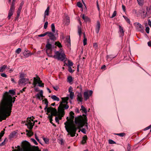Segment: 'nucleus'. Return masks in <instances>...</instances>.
Segmentation results:
<instances>
[{
  "mask_svg": "<svg viewBox=\"0 0 151 151\" xmlns=\"http://www.w3.org/2000/svg\"><path fill=\"white\" fill-rule=\"evenodd\" d=\"M15 95L14 90H9V92H6L4 93L0 102V122L6 119L10 115L13 103L14 102L16 99L12 96Z\"/></svg>",
  "mask_w": 151,
  "mask_h": 151,
  "instance_id": "obj_1",
  "label": "nucleus"
},
{
  "mask_svg": "<svg viewBox=\"0 0 151 151\" xmlns=\"http://www.w3.org/2000/svg\"><path fill=\"white\" fill-rule=\"evenodd\" d=\"M70 117L69 118L67 117L66 119L67 121L64 123L65 125V128L67 132L68 133V135H70L72 137L75 136L77 128L74 124V113L72 111L70 113Z\"/></svg>",
  "mask_w": 151,
  "mask_h": 151,
  "instance_id": "obj_2",
  "label": "nucleus"
},
{
  "mask_svg": "<svg viewBox=\"0 0 151 151\" xmlns=\"http://www.w3.org/2000/svg\"><path fill=\"white\" fill-rule=\"evenodd\" d=\"M75 122L76 124H78L80 127H82L85 125L87 128H88V123L85 120L83 119L82 116L81 115L75 118Z\"/></svg>",
  "mask_w": 151,
  "mask_h": 151,
  "instance_id": "obj_3",
  "label": "nucleus"
},
{
  "mask_svg": "<svg viewBox=\"0 0 151 151\" xmlns=\"http://www.w3.org/2000/svg\"><path fill=\"white\" fill-rule=\"evenodd\" d=\"M55 55L54 56H53L52 57L62 61L65 60V55L62 50H60V51H55Z\"/></svg>",
  "mask_w": 151,
  "mask_h": 151,
  "instance_id": "obj_4",
  "label": "nucleus"
},
{
  "mask_svg": "<svg viewBox=\"0 0 151 151\" xmlns=\"http://www.w3.org/2000/svg\"><path fill=\"white\" fill-rule=\"evenodd\" d=\"M68 97H64L62 98V101H61L60 105L58 107V108L62 109H68L69 106L67 104V101L68 100Z\"/></svg>",
  "mask_w": 151,
  "mask_h": 151,
  "instance_id": "obj_5",
  "label": "nucleus"
},
{
  "mask_svg": "<svg viewBox=\"0 0 151 151\" xmlns=\"http://www.w3.org/2000/svg\"><path fill=\"white\" fill-rule=\"evenodd\" d=\"M50 43H52V42L50 41H47V44L46 45V52L48 56L50 57H52L53 55L52 54V45Z\"/></svg>",
  "mask_w": 151,
  "mask_h": 151,
  "instance_id": "obj_6",
  "label": "nucleus"
},
{
  "mask_svg": "<svg viewBox=\"0 0 151 151\" xmlns=\"http://www.w3.org/2000/svg\"><path fill=\"white\" fill-rule=\"evenodd\" d=\"M34 118L33 117H30L28 118L27 119L26 123L25 125L28 128L31 129H32L33 126L35 124V122L34 121Z\"/></svg>",
  "mask_w": 151,
  "mask_h": 151,
  "instance_id": "obj_7",
  "label": "nucleus"
},
{
  "mask_svg": "<svg viewBox=\"0 0 151 151\" xmlns=\"http://www.w3.org/2000/svg\"><path fill=\"white\" fill-rule=\"evenodd\" d=\"M34 81L33 84L35 86L37 84H38V86L40 87H43L44 86V84L42 83V81L40 80V78L38 76L37 78L34 77L33 78Z\"/></svg>",
  "mask_w": 151,
  "mask_h": 151,
  "instance_id": "obj_8",
  "label": "nucleus"
},
{
  "mask_svg": "<svg viewBox=\"0 0 151 151\" xmlns=\"http://www.w3.org/2000/svg\"><path fill=\"white\" fill-rule=\"evenodd\" d=\"M51 113V114L50 115H52V117L54 116H57L58 114V111L57 110L51 107H48V113Z\"/></svg>",
  "mask_w": 151,
  "mask_h": 151,
  "instance_id": "obj_9",
  "label": "nucleus"
},
{
  "mask_svg": "<svg viewBox=\"0 0 151 151\" xmlns=\"http://www.w3.org/2000/svg\"><path fill=\"white\" fill-rule=\"evenodd\" d=\"M93 93V91L92 90L87 91L84 92L83 93V96L85 101H86L89 99Z\"/></svg>",
  "mask_w": 151,
  "mask_h": 151,
  "instance_id": "obj_10",
  "label": "nucleus"
},
{
  "mask_svg": "<svg viewBox=\"0 0 151 151\" xmlns=\"http://www.w3.org/2000/svg\"><path fill=\"white\" fill-rule=\"evenodd\" d=\"M14 2H12L8 14V18L9 19H10L11 17L13 14V12L14 10Z\"/></svg>",
  "mask_w": 151,
  "mask_h": 151,
  "instance_id": "obj_11",
  "label": "nucleus"
},
{
  "mask_svg": "<svg viewBox=\"0 0 151 151\" xmlns=\"http://www.w3.org/2000/svg\"><path fill=\"white\" fill-rule=\"evenodd\" d=\"M47 35L50 38L47 40V41H50V40H51V41L50 42H52L53 43L56 40V38L54 35L51 32H48Z\"/></svg>",
  "mask_w": 151,
  "mask_h": 151,
  "instance_id": "obj_12",
  "label": "nucleus"
},
{
  "mask_svg": "<svg viewBox=\"0 0 151 151\" xmlns=\"http://www.w3.org/2000/svg\"><path fill=\"white\" fill-rule=\"evenodd\" d=\"M65 114L64 109H61L58 108V114L57 116H58L59 119L61 120L62 118L63 117Z\"/></svg>",
  "mask_w": 151,
  "mask_h": 151,
  "instance_id": "obj_13",
  "label": "nucleus"
},
{
  "mask_svg": "<svg viewBox=\"0 0 151 151\" xmlns=\"http://www.w3.org/2000/svg\"><path fill=\"white\" fill-rule=\"evenodd\" d=\"M29 80V79L28 78L20 79L19 80L18 83L19 85H25L28 83Z\"/></svg>",
  "mask_w": 151,
  "mask_h": 151,
  "instance_id": "obj_14",
  "label": "nucleus"
},
{
  "mask_svg": "<svg viewBox=\"0 0 151 151\" xmlns=\"http://www.w3.org/2000/svg\"><path fill=\"white\" fill-rule=\"evenodd\" d=\"M29 146V143L26 141H25L22 142V147L24 150H27Z\"/></svg>",
  "mask_w": 151,
  "mask_h": 151,
  "instance_id": "obj_15",
  "label": "nucleus"
},
{
  "mask_svg": "<svg viewBox=\"0 0 151 151\" xmlns=\"http://www.w3.org/2000/svg\"><path fill=\"white\" fill-rule=\"evenodd\" d=\"M135 25L137 24L136 28L138 31L142 33H143L144 32V28L143 27L142 25H141L139 23H135Z\"/></svg>",
  "mask_w": 151,
  "mask_h": 151,
  "instance_id": "obj_16",
  "label": "nucleus"
},
{
  "mask_svg": "<svg viewBox=\"0 0 151 151\" xmlns=\"http://www.w3.org/2000/svg\"><path fill=\"white\" fill-rule=\"evenodd\" d=\"M119 33L120 37H122L124 36V31L123 28L120 25L119 26Z\"/></svg>",
  "mask_w": 151,
  "mask_h": 151,
  "instance_id": "obj_17",
  "label": "nucleus"
},
{
  "mask_svg": "<svg viewBox=\"0 0 151 151\" xmlns=\"http://www.w3.org/2000/svg\"><path fill=\"white\" fill-rule=\"evenodd\" d=\"M100 27V24L99 21H97V24L96 26V32L97 33H98Z\"/></svg>",
  "mask_w": 151,
  "mask_h": 151,
  "instance_id": "obj_18",
  "label": "nucleus"
},
{
  "mask_svg": "<svg viewBox=\"0 0 151 151\" xmlns=\"http://www.w3.org/2000/svg\"><path fill=\"white\" fill-rule=\"evenodd\" d=\"M77 100L78 101L81 102L83 100L82 95L81 93H78L77 96Z\"/></svg>",
  "mask_w": 151,
  "mask_h": 151,
  "instance_id": "obj_19",
  "label": "nucleus"
},
{
  "mask_svg": "<svg viewBox=\"0 0 151 151\" xmlns=\"http://www.w3.org/2000/svg\"><path fill=\"white\" fill-rule=\"evenodd\" d=\"M81 110H82V111H83V112L85 113V114H83V116H84V118L85 119L86 118V114L87 113V110L82 105L81 106Z\"/></svg>",
  "mask_w": 151,
  "mask_h": 151,
  "instance_id": "obj_20",
  "label": "nucleus"
},
{
  "mask_svg": "<svg viewBox=\"0 0 151 151\" xmlns=\"http://www.w3.org/2000/svg\"><path fill=\"white\" fill-rule=\"evenodd\" d=\"M142 13H141V16L143 18H145L147 16L148 12H147L143 10V9L142 10Z\"/></svg>",
  "mask_w": 151,
  "mask_h": 151,
  "instance_id": "obj_21",
  "label": "nucleus"
},
{
  "mask_svg": "<svg viewBox=\"0 0 151 151\" xmlns=\"http://www.w3.org/2000/svg\"><path fill=\"white\" fill-rule=\"evenodd\" d=\"M43 91L42 90H41L39 93H37L36 95V97L37 98L39 99H40V97H43Z\"/></svg>",
  "mask_w": 151,
  "mask_h": 151,
  "instance_id": "obj_22",
  "label": "nucleus"
},
{
  "mask_svg": "<svg viewBox=\"0 0 151 151\" xmlns=\"http://www.w3.org/2000/svg\"><path fill=\"white\" fill-rule=\"evenodd\" d=\"M49 7H48L46 9V10L45 11V15L44 17V20H45V16H48L49 15Z\"/></svg>",
  "mask_w": 151,
  "mask_h": 151,
  "instance_id": "obj_23",
  "label": "nucleus"
},
{
  "mask_svg": "<svg viewBox=\"0 0 151 151\" xmlns=\"http://www.w3.org/2000/svg\"><path fill=\"white\" fill-rule=\"evenodd\" d=\"M7 66L6 65H3L2 66L0 67V72H4L5 69L7 68Z\"/></svg>",
  "mask_w": 151,
  "mask_h": 151,
  "instance_id": "obj_24",
  "label": "nucleus"
},
{
  "mask_svg": "<svg viewBox=\"0 0 151 151\" xmlns=\"http://www.w3.org/2000/svg\"><path fill=\"white\" fill-rule=\"evenodd\" d=\"M87 137L86 135H84L83 137V139L82 141L81 142L83 144H84L86 142V140H87Z\"/></svg>",
  "mask_w": 151,
  "mask_h": 151,
  "instance_id": "obj_25",
  "label": "nucleus"
},
{
  "mask_svg": "<svg viewBox=\"0 0 151 151\" xmlns=\"http://www.w3.org/2000/svg\"><path fill=\"white\" fill-rule=\"evenodd\" d=\"M51 98L54 101H59L60 100L59 98L55 95H52L51 96Z\"/></svg>",
  "mask_w": 151,
  "mask_h": 151,
  "instance_id": "obj_26",
  "label": "nucleus"
},
{
  "mask_svg": "<svg viewBox=\"0 0 151 151\" xmlns=\"http://www.w3.org/2000/svg\"><path fill=\"white\" fill-rule=\"evenodd\" d=\"M52 115H49L48 116V118L49 119L50 122L52 124L53 126L55 127L56 126V125L52 122Z\"/></svg>",
  "mask_w": 151,
  "mask_h": 151,
  "instance_id": "obj_27",
  "label": "nucleus"
},
{
  "mask_svg": "<svg viewBox=\"0 0 151 151\" xmlns=\"http://www.w3.org/2000/svg\"><path fill=\"white\" fill-rule=\"evenodd\" d=\"M65 42L67 43L68 44L70 45V36H67L65 40Z\"/></svg>",
  "mask_w": 151,
  "mask_h": 151,
  "instance_id": "obj_28",
  "label": "nucleus"
},
{
  "mask_svg": "<svg viewBox=\"0 0 151 151\" xmlns=\"http://www.w3.org/2000/svg\"><path fill=\"white\" fill-rule=\"evenodd\" d=\"M55 45L58 46L59 48H60V51L62 50L61 49V47H62V45L59 42H55Z\"/></svg>",
  "mask_w": 151,
  "mask_h": 151,
  "instance_id": "obj_29",
  "label": "nucleus"
},
{
  "mask_svg": "<svg viewBox=\"0 0 151 151\" xmlns=\"http://www.w3.org/2000/svg\"><path fill=\"white\" fill-rule=\"evenodd\" d=\"M84 39L83 40V44L84 46L87 44V38L86 37V35L85 33H83Z\"/></svg>",
  "mask_w": 151,
  "mask_h": 151,
  "instance_id": "obj_30",
  "label": "nucleus"
},
{
  "mask_svg": "<svg viewBox=\"0 0 151 151\" xmlns=\"http://www.w3.org/2000/svg\"><path fill=\"white\" fill-rule=\"evenodd\" d=\"M16 132H12L11 133L9 136V138L10 139L13 138L16 134Z\"/></svg>",
  "mask_w": 151,
  "mask_h": 151,
  "instance_id": "obj_31",
  "label": "nucleus"
},
{
  "mask_svg": "<svg viewBox=\"0 0 151 151\" xmlns=\"http://www.w3.org/2000/svg\"><path fill=\"white\" fill-rule=\"evenodd\" d=\"M23 54L24 56L26 57H28L29 56V55H32V54L30 53V52L27 53L25 52H23Z\"/></svg>",
  "mask_w": 151,
  "mask_h": 151,
  "instance_id": "obj_32",
  "label": "nucleus"
},
{
  "mask_svg": "<svg viewBox=\"0 0 151 151\" xmlns=\"http://www.w3.org/2000/svg\"><path fill=\"white\" fill-rule=\"evenodd\" d=\"M25 74L23 73H20L19 78L20 79L25 78Z\"/></svg>",
  "mask_w": 151,
  "mask_h": 151,
  "instance_id": "obj_33",
  "label": "nucleus"
},
{
  "mask_svg": "<svg viewBox=\"0 0 151 151\" xmlns=\"http://www.w3.org/2000/svg\"><path fill=\"white\" fill-rule=\"evenodd\" d=\"M115 135H118L119 136L122 137L125 135V134L124 133H116L114 134Z\"/></svg>",
  "mask_w": 151,
  "mask_h": 151,
  "instance_id": "obj_34",
  "label": "nucleus"
},
{
  "mask_svg": "<svg viewBox=\"0 0 151 151\" xmlns=\"http://www.w3.org/2000/svg\"><path fill=\"white\" fill-rule=\"evenodd\" d=\"M5 129H4L3 130L1 131L0 133V142L1 141V139L2 137L4 134Z\"/></svg>",
  "mask_w": 151,
  "mask_h": 151,
  "instance_id": "obj_35",
  "label": "nucleus"
},
{
  "mask_svg": "<svg viewBox=\"0 0 151 151\" xmlns=\"http://www.w3.org/2000/svg\"><path fill=\"white\" fill-rule=\"evenodd\" d=\"M33 151H41L38 146H35L33 148Z\"/></svg>",
  "mask_w": 151,
  "mask_h": 151,
  "instance_id": "obj_36",
  "label": "nucleus"
},
{
  "mask_svg": "<svg viewBox=\"0 0 151 151\" xmlns=\"http://www.w3.org/2000/svg\"><path fill=\"white\" fill-rule=\"evenodd\" d=\"M51 30L53 32H54L55 31V26L54 24L52 23L51 25Z\"/></svg>",
  "mask_w": 151,
  "mask_h": 151,
  "instance_id": "obj_37",
  "label": "nucleus"
},
{
  "mask_svg": "<svg viewBox=\"0 0 151 151\" xmlns=\"http://www.w3.org/2000/svg\"><path fill=\"white\" fill-rule=\"evenodd\" d=\"M67 79L68 82L69 83H71L73 81V78L71 76L68 77Z\"/></svg>",
  "mask_w": 151,
  "mask_h": 151,
  "instance_id": "obj_38",
  "label": "nucleus"
},
{
  "mask_svg": "<svg viewBox=\"0 0 151 151\" xmlns=\"http://www.w3.org/2000/svg\"><path fill=\"white\" fill-rule=\"evenodd\" d=\"M78 32L79 36H80L81 34V27L79 26L78 27Z\"/></svg>",
  "mask_w": 151,
  "mask_h": 151,
  "instance_id": "obj_39",
  "label": "nucleus"
},
{
  "mask_svg": "<svg viewBox=\"0 0 151 151\" xmlns=\"http://www.w3.org/2000/svg\"><path fill=\"white\" fill-rule=\"evenodd\" d=\"M123 17L124 18L125 20L127 21V23L130 24V21L129 19V18H128L127 17H126L125 16L123 15Z\"/></svg>",
  "mask_w": 151,
  "mask_h": 151,
  "instance_id": "obj_40",
  "label": "nucleus"
},
{
  "mask_svg": "<svg viewBox=\"0 0 151 151\" xmlns=\"http://www.w3.org/2000/svg\"><path fill=\"white\" fill-rule=\"evenodd\" d=\"M138 4L140 5H142L143 3V0H137Z\"/></svg>",
  "mask_w": 151,
  "mask_h": 151,
  "instance_id": "obj_41",
  "label": "nucleus"
},
{
  "mask_svg": "<svg viewBox=\"0 0 151 151\" xmlns=\"http://www.w3.org/2000/svg\"><path fill=\"white\" fill-rule=\"evenodd\" d=\"M22 9V8H21L19 7L18 9V10L17 12V17H18L19 16V15H20V13L21 12V10Z\"/></svg>",
  "mask_w": 151,
  "mask_h": 151,
  "instance_id": "obj_42",
  "label": "nucleus"
},
{
  "mask_svg": "<svg viewBox=\"0 0 151 151\" xmlns=\"http://www.w3.org/2000/svg\"><path fill=\"white\" fill-rule=\"evenodd\" d=\"M48 33V32H46L44 33V34H41L39 35H38V36L39 37H44V36L46 35H47V34Z\"/></svg>",
  "mask_w": 151,
  "mask_h": 151,
  "instance_id": "obj_43",
  "label": "nucleus"
},
{
  "mask_svg": "<svg viewBox=\"0 0 151 151\" xmlns=\"http://www.w3.org/2000/svg\"><path fill=\"white\" fill-rule=\"evenodd\" d=\"M74 96V93L73 92H71L70 93V98L71 99H73Z\"/></svg>",
  "mask_w": 151,
  "mask_h": 151,
  "instance_id": "obj_44",
  "label": "nucleus"
},
{
  "mask_svg": "<svg viewBox=\"0 0 151 151\" xmlns=\"http://www.w3.org/2000/svg\"><path fill=\"white\" fill-rule=\"evenodd\" d=\"M68 66H69L70 67H71L73 66V63L71 61L68 60Z\"/></svg>",
  "mask_w": 151,
  "mask_h": 151,
  "instance_id": "obj_45",
  "label": "nucleus"
},
{
  "mask_svg": "<svg viewBox=\"0 0 151 151\" xmlns=\"http://www.w3.org/2000/svg\"><path fill=\"white\" fill-rule=\"evenodd\" d=\"M33 132H32L31 131L29 130V132L27 134V135L28 136H29L30 137L33 134Z\"/></svg>",
  "mask_w": 151,
  "mask_h": 151,
  "instance_id": "obj_46",
  "label": "nucleus"
},
{
  "mask_svg": "<svg viewBox=\"0 0 151 151\" xmlns=\"http://www.w3.org/2000/svg\"><path fill=\"white\" fill-rule=\"evenodd\" d=\"M43 139L46 144H47L49 143V140L48 139L45 138H43Z\"/></svg>",
  "mask_w": 151,
  "mask_h": 151,
  "instance_id": "obj_47",
  "label": "nucleus"
},
{
  "mask_svg": "<svg viewBox=\"0 0 151 151\" xmlns=\"http://www.w3.org/2000/svg\"><path fill=\"white\" fill-rule=\"evenodd\" d=\"M109 142L110 144H113L116 143V142H115L114 141L111 139L109 140Z\"/></svg>",
  "mask_w": 151,
  "mask_h": 151,
  "instance_id": "obj_48",
  "label": "nucleus"
},
{
  "mask_svg": "<svg viewBox=\"0 0 151 151\" xmlns=\"http://www.w3.org/2000/svg\"><path fill=\"white\" fill-rule=\"evenodd\" d=\"M21 50L20 48H18L15 51V52L17 54H19L21 52Z\"/></svg>",
  "mask_w": 151,
  "mask_h": 151,
  "instance_id": "obj_49",
  "label": "nucleus"
},
{
  "mask_svg": "<svg viewBox=\"0 0 151 151\" xmlns=\"http://www.w3.org/2000/svg\"><path fill=\"white\" fill-rule=\"evenodd\" d=\"M31 141L33 142L35 145H37L38 143L35 139L33 138H31Z\"/></svg>",
  "mask_w": 151,
  "mask_h": 151,
  "instance_id": "obj_50",
  "label": "nucleus"
},
{
  "mask_svg": "<svg viewBox=\"0 0 151 151\" xmlns=\"http://www.w3.org/2000/svg\"><path fill=\"white\" fill-rule=\"evenodd\" d=\"M43 101L44 102V103L46 105V106H48V102L46 99H45Z\"/></svg>",
  "mask_w": 151,
  "mask_h": 151,
  "instance_id": "obj_51",
  "label": "nucleus"
},
{
  "mask_svg": "<svg viewBox=\"0 0 151 151\" xmlns=\"http://www.w3.org/2000/svg\"><path fill=\"white\" fill-rule=\"evenodd\" d=\"M116 11H115L114 12H113V14L112 15V16L111 17V18H114V17L115 16H116Z\"/></svg>",
  "mask_w": 151,
  "mask_h": 151,
  "instance_id": "obj_52",
  "label": "nucleus"
},
{
  "mask_svg": "<svg viewBox=\"0 0 151 151\" xmlns=\"http://www.w3.org/2000/svg\"><path fill=\"white\" fill-rule=\"evenodd\" d=\"M77 5L79 8H81L82 6V4L80 2H78L77 3Z\"/></svg>",
  "mask_w": 151,
  "mask_h": 151,
  "instance_id": "obj_53",
  "label": "nucleus"
},
{
  "mask_svg": "<svg viewBox=\"0 0 151 151\" xmlns=\"http://www.w3.org/2000/svg\"><path fill=\"white\" fill-rule=\"evenodd\" d=\"M48 23L47 22H46L44 24V28L45 29H46L48 25Z\"/></svg>",
  "mask_w": 151,
  "mask_h": 151,
  "instance_id": "obj_54",
  "label": "nucleus"
},
{
  "mask_svg": "<svg viewBox=\"0 0 151 151\" xmlns=\"http://www.w3.org/2000/svg\"><path fill=\"white\" fill-rule=\"evenodd\" d=\"M70 22V19L68 17L66 19V22L65 23V24L67 25H68Z\"/></svg>",
  "mask_w": 151,
  "mask_h": 151,
  "instance_id": "obj_55",
  "label": "nucleus"
},
{
  "mask_svg": "<svg viewBox=\"0 0 151 151\" xmlns=\"http://www.w3.org/2000/svg\"><path fill=\"white\" fill-rule=\"evenodd\" d=\"M1 76L3 77L6 78L7 77V75L4 73H1Z\"/></svg>",
  "mask_w": 151,
  "mask_h": 151,
  "instance_id": "obj_56",
  "label": "nucleus"
},
{
  "mask_svg": "<svg viewBox=\"0 0 151 151\" xmlns=\"http://www.w3.org/2000/svg\"><path fill=\"white\" fill-rule=\"evenodd\" d=\"M127 149V151H130L131 147L129 144H128Z\"/></svg>",
  "mask_w": 151,
  "mask_h": 151,
  "instance_id": "obj_57",
  "label": "nucleus"
},
{
  "mask_svg": "<svg viewBox=\"0 0 151 151\" xmlns=\"http://www.w3.org/2000/svg\"><path fill=\"white\" fill-rule=\"evenodd\" d=\"M82 18L84 20H87L88 19V17L85 16L84 14L82 15Z\"/></svg>",
  "mask_w": 151,
  "mask_h": 151,
  "instance_id": "obj_58",
  "label": "nucleus"
},
{
  "mask_svg": "<svg viewBox=\"0 0 151 151\" xmlns=\"http://www.w3.org/2000/svg\"><path fill=\"white\" fill-rule=\"evenodd\" d=\"M150 28L148 27H146L145 29V30L146 32L148 34L149 33Z\"/></svg>",
  "mask_w": 151,
  "mask_h": 151,
  "instance_id": "obj_59",
  "label": "nucleus"
},
{
  "mask_svg": "<svg viewBox=\"0 0 151 151\" xmlns=\"http://www.w3.org/2000/svg\"><path fill=\"white\" fill-rule=\"evenodd\" d=\"M81 132L84 134H86V131L85 129L83 128L81 130Z\"/></svg>",
  "mask_w": 151,
  "mask_h": 151,
  "instance_id": "obj_60",
  "label": "nucleus"
},
{
  "mask_svg": "<svg viewBox=\"0 0 151 151\" xmlns=\"http://www.w3.org/2000/svg\"><path fill=\"white\" fill-rule=\"evenodd\" d=\"M150 128H151V124L149 126L146 127L144 129V130L145 131V130H146L149 129Z\"/></svg>",
  "mask_w": 151,
  "mask_h": 151,
  "instance_id": "obj_61",
  "label": "nucleus"
},
{
  "mask_svg": "<svg viewBox=\"0 0 151 151\" xmlns=\"http://www.w3.org/2000/svg\"><path fill=\"white\" fill-rule=\"evenodd\" d=\"M68 71L70 72V73H72L73 72V70H72L71 68V67H69V68H68Z\"/></svg>",
  "mask_w": 151,
  "mask_h": 151,
  "instance_id": "obj_62",
  "label": "nucleus"
},
{
  "mask_svg": "<svg viewBox=\"0 0 151 151\" xmlns=\"http://www.w3.org/2000/svg\"><path fill=\"white\" fill-rule=\"evenodd\" d=\"M35 138L36 139L37 141L38 142H39L40 143V140L38 139V137H37L36 134H35Z\"/></svg>",
  "mask_w": 151,
  "mask_h": 151,
  "instance_id": "obj_63",
  "label": "nucleus"
},
{
  "mask_svg": "<svg viewBox=\"0 0 151 151\" xmlns=\"http://www.w3.org/2000/svg\"><path fill=\"white\" fill-rule=\"evenodd\" d=\"M148 23L149 25L151 27V21L150 19H148Z\"/></svg>",
  "mask_w": 151,
  "mask_h": 151,
  "instance_id": "obj_64",
  "label": "nucleus"
}]
</instances>
